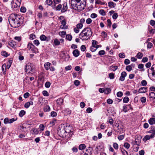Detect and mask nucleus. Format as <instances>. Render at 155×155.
<instances>
[{"mask_svg":"<svg viewBox=\"0 0 155 155\" xmlns=\"http://www.w3.org/2000/svg\"><path fill=\"white\" fill-rule=\"evenodd\" d=\"M123 93L121 91H119L117 93V96L118 97H120L123 95Z\"/></svg>","mask_w":155,"mask_h":155,"instance_id":"obj_44","label":"nucleus"},{"mask_svg":"<svg viewBox=\"0 0 155 155\" xmlns=\"http://www.w3.org/2000/svg\"><path fill=\"white\" fill-rule=\"evenodd\" d=\"M108 5L110 8H114L116 4L113 2H110L108 3Z\"/></svg>","mask_w":155,"mask_h":155,"instance_id":"obj_19","label":"nucleus"},{"mask_svg":"<svg viewBox=\"0 0 155 155\" xmlns=\"http://www.w3.org/2000/svg\"><path fill=\"white\" fill-rule=\"evenodd\" d=\"M72 8L78 12L83 10L85 8L86 4V0L82 2L81 0H71V2Z\"/></svg>","mask_w":155,"mask_h":155,"instance_id":"obj_3","label":"nucleus"},{"mask_svg":"<svg viewBox=\"0 0 155 155\" xmlns=\"http://www.w3.org/2000/svg\"><path fill=\"white\" fill-rule=\"evenodd\" d=\"M97 44V42L94 40H92V46L96 47V46Z\"/></svg>","mask_w":155,"mask_h":155,"instance_id":"obj_32","label":"nucleus"},{"mask_svg":"<svg viewBox=\"0 0 155 155\" xmlns=\"http://www.w3.org/2000/svg\"><path fill=\"white\" fill-rule=\"evenodd\" d=\"M58 131L59 135L63 137H66L67 136L68 137H69L72 135L71 127L70 126L61 125L59 126Z\"/></svg>","mask_w":155,"mask_h":155,"instance_id":"obj_2","label":"nucleus"},{"mask_svg":"<svg viewBox=\"0 0 155 155\" xmlns=\"http://www.w3.org/2000/svg\"><path fill=\"white\" fill-rule=\"evenodd\" d=\"M44 110L45 112L49 111L50 110V108L48 105H46L44 108Z\"/></svg>","mask_w":155,"mask_h":155,"instance_id":"obj_27","label":"nucleus"},{"mask_svg":"<svg viewBox=\"0 0 155 155\" xmlns=\"http://www.w3.org/2000/svg\"><path fill=\"white\" fill-rule=\"evenodd\" d=\"M6 64H3L2 67V70L4 74H5L6 73Z\"/></svg>","mask_w":155,"mask_h":155,"instance_id":"obj_17","label":"nucleus"},{"mask_svg":"<svg viewBox=\"0 0 155 155\" xmlns=\"http://www.w3.org/2000/svg\"><path fill=\"white\" fill-rule=\"evenodd\" d=\"M83 26V25L82 24L79 23L77 24L76 27L79 29H81L82 28Z\"/></svg>","mask_w":155,"mask_h":155,"instance_id":"obj_42","label":"nucleus"},{"mask_svg":"<svg viewBox=\"0 0 155 155\" xmlns=\"http://www.w3.org/2000/svg\"><path fill=\"white\" fill-rule=\"evenodd\" d=\"M86 146L84 144H81L79 146V149L80 150H82L85 149Z\"/></svg>","mask_w":155,"mask_h":155,"instance_id":"obj_20","label":"nucleus"},{"mask_svg":"<svg viewBox=\"0 0 155 155\" xmlns=\"http://www.w3.org/2000/svg\"><path fill=\"white\" fill-rule=\"evenodd\" d=\"M85 106V104L84 102H82L80 104V106L82 108H84Z\"/></svg>","mask_w":155,"mask_h":155,"instance_id":"obj_59","label":"nucleus"},{"mask_svg":"<svg viewBox=\"0 0 155 155\" xmlns=\"http://www.w3.org/2000/svg\"><path fill=\"white\" fill-rule=\"evenodd\" d=\"M126 69L127 71H130L132 70V68L130 65H128L126 67Z\"/></svg>","mask_w":155,"mask_h":155,"instance_id":"obj_43","label":"nucleus"},{"mask_svg":"<svg viewBox=\"0 0 155 155\" xmlns=\"http://www.w3.org/2000/svg\"><path fill=\"white\" fill-rule=\"evenodd\" d=\"M1 54L2 55L7 57L8 56L7 53L5 51H3L1 52Z\"/></svg>","mask_w":155,"mask_h":155,"instance_id":"obj_46","label":"nucleus"},{"mask_svg":"<svg viewBox=\"0 0 155 155\" xmlns=\"http://www.w3.org/2000/svg\"><path fill=\"white\" fill-rule=\"evenodd\" d=\"M95 1L96 4L103 5L105 4V2H103L101 0H95Z\"/></svg>","mask_w":155,"mask_h":155,"instance_id":"obj_25","label":"nucleus"},{"mask_svg":"<svg viewBox=\"0 0 155 155\" xmlns=\"http://www.w3.org/2000/svg\"><path fill=\"white\" fill-rule=\"evenodd\" d=\"M9 22L11 26L14 28L20 26L22 22V20L20 15L17 14H11L8 18Z\"/></svg>","mask_w":155,"mask_h":155,"instance_id":"obj_1","label":"nucleus"},{"mask_svg":"<svg viewBox=\"0 0 155 155\" xmlns=\"http://www.w3.org/2000/svg\"><path fill=\"white\" fill-rule=\"evenodd\" d=\"M93 148L89 147L88 149L86 150L87 152L84 153V155H91L92 153Z\"/></svg>","mask_w":155,"mask_h":155,"instance_id":"obj_9","label":"nucleus"},{"mask_svg":"<svg viewBox=\"0 0 155 155\" xmlns=\"http://www.w3.org/2000/svg\"><path fill=\"white\" fill-rule=\"evenodd\" d=\"M8 44L11 47L13 48L15 47L16 45V42L12 40L9 41L8 42Z\"/></svg>","mask_w":155,"mask_h":155,"instance_id":"obj_15","label":"nucleus"},{"mask_svg":"<svg viewBox=\"0 0 155 155\" xmlns=\"http://www.w3.org/2000/svg\"><path fill=\"white\" fill-rule=\"evenodd\" d=\"M109 77L110 79H113L114 78V74L110 73L109 74Z\"/></svg>","mask_w":155,"mask_h":155,"instance_id":"obj_54","label":"nucleus"},{"mask_svg":"<svg viewBox=\"0 0 155 155\" xmlns=\"http://www.w3.org/2000/svg\"><path fill=\"white\" fill-rule=\"evenodd\" d=\"M148 74H152L153 76L155 77V64L153 65L150 69H149L147 70Z\"/></svg>","mask_w":155,"mask_h":155,"instance_id":"obj_6","label":"nucleus"},{"mask_svg":"<svg viewBox=\"0 0 155 155\" xmlns=\"http://www.w3.org/2000/svg\"><path fill=\"white\" fill-rule=\"evenodd\" d=\"M54 43L55 45H59L60 44V42L57 39H55L54 40Z\"/></svg>","mask_w":155,"mask_h":155,"instance_id":"obj_34","label":"nucleus"},{"mask_svg":"<svg viewBox=\"0 0 155 155\" xmlns=\"http://www.w3.org/2000/svg\"><path fill=\"white\" fill-rule=\"evenodd\" d=\"M127 76V73L125 71L122 72L121 74V76L120 78V80L123 81L125 79V78Z\"/></svg>","mask_w":155,"mask_h":155,"instance_id":"obj_10","label":"nucleus"},{"mask_svg":"<svg viewBox=\"0 0 155 155\" xmlns=\"http://www.w3.org/2000/svg\"><path fill=\"white\" fill-rule=\"evenodd\" d=\"M25 114V111L24 110H21L20 111V112L19 114V115L20 117H22Z\"/></svg>","mask_w":155,"mask_h":155,"instance_id":"obj_33","label":"nucleus"},{"mask_svg":"<svg viewBox=\"0 0 155 155\" xmlns=\"http://www.w3.org/2000/svg\"><path fill=\"white\" fill-rule=\"evenodd\" d=\"M149 123L150 125H153L155 124V118L151 117L149 120Z\"/></svg>","mask_w":155,"mask_h":155,"instance_id":"obj_14","label":"nucleus"},{"mask_svg":"<svg viewBox=\"0 0 155 155\" xmlns=\"http://www.w3.org/2000/svg\"><path fill=\"white\" fill-rule=\"evenodd\" d=\"M110 68H111V69L113 71H115L117 68V66H111Z\"/></svg>","mask_w":155,"mask_h":155,"instance_id":"obj_51","label":"nucleus"},{"mask_svg":"<svg viewBox=\"0 0 155 155\" xmlns=\"http://www.w3.org/2000/svg\"><path fill=\"white\" fill-rule=\"evenodd\" d=\"M61 25L60 26V28L65 29L68 28V27L66 25V22L65 20H63L61 21Z\"/></svg>","mask_w":155,"mask_h":155,"instance_id":"obj_8","label":"nucleus"},{"mask_svg":"<svg viewBox=\"0 0 155 155\" xmlns=\"http://www.w3.org/2000/svg\"><path fill=\"white\" fill-rule=\"evenodd\" d=\"M149 96L150 98L155 99V93L153 92H150L149 94Z\"/></svg>","mask_w":155,"mask_h":155,"instance_id":"obj_26","label":"nucleus"},{"mask_svg":"<svg viewBox=\"0 0 155 155\" xmlns=\"http://www.w3.org/2000/svg\"><path fill=\"white\" fill-rule=\"evenodd\" d=\"M151 137V136L149 135H147L145 136L144 138L143 139V140L146 142V141L149 140Z\"/></svg>","mask_w":155,"mask_h":155,"instance_id":"obj_21","label":"nucleus"},{"mask_svg":"<svg viewBox=\"0 0 155 155\" xmlns=\"http://www.w3.org/2000/svg\"><path fill=\"white\" fill-rule=\"evenodd\" d=\"M86 47L84 45H82L81 47V51H84L86 50Z\"/></svg>","mask_w":155,"mask_h":155,"instance_id":"obj_58","label":"nucleus"},{"mask_svg":"<svg viewBox=\"0 0 155 155\" xmlns=\"http://www.w3.org/2000/svg\"><path fill=\"white\" fill-rule=\"evenodd\" d=\"M105 52L104 50H102L100 51L98 53V54L100 55H102L105 54Z\"/></svg>","mask_w":155,"mask_h":155,"instance_id":"obj_48","label":"nucleus"},{"mask_svg":"<svg viewBox=\"0 0 155 155\" xmlns=\"http://www.w3.org/2000/svg\"><path fill=\"white\" fill-rule=\"evenodd\" d=\"M26 8L24 7H22L21 8V12L22 13H25L26 12Z\"/></svg>","mask_w":155,"mask_h":155,"instance_id":"obj_40","label":"nucleus"},{"mask_svg":"<svg viewBox=\"0 0 155 155\" xmlns=\"http://www.w3.org/2000/svg\"><path fill=\"white\" fill-rule=\"evenodd\" d=\"M137 57L139 59H141L143 57V54L141 52H139L137 55Z\"/></svg>","mask_w":155,"mask_h":155,"instance_id":"obj_36","label":"nucleus"},{"mask_svg":"<svg viewBox=\"0 0 155 155\" xmlns=\"http://www.w3.org/2000/svg\"><path fill=\"white\" fill-rule=\"evenodd\" d=\"M111 90L109 88H106L104 90V93L106 94H108L110 93Z\"/></svg>","mask_w":155,"mask_h":155,"instance_id":"obj_30","label":"nucleus"},{"mask_svg":"<svg viewBox=\"0 0 155 155\" xmlns=\"http://www.w3.org/2000/svg\"><path fill=\"white\" fill-rule=\"evenodd\" d=\"M129 101V98L127 97H125L123 99V101L124 103H127Z\"/></svg>","mask_w":155,"mask_h":155,"instance_id":"obj_38","label":"nucleus"},{"mask_svg":"<svg viewBox=\"0 0 155 155\" xmlns=\"http://www.w3.org/2000/svg\"><path fill=\"white\" fill-rule=\"evenodd\" d=\"M62 6L61 5V4H59L56 7V10L59 11V10H61V9H62ZM54 7H53V8L54 9Z\"/></svg>","mask_w":155,"mask_h":155,"instance_id":"obj_29","label":"nucleus"},{"mask_svg":"<svg viewBox=\"0 0 155 155\" xmlns=\"http://www.w3.org/2000/svg\"><path fill=\"white\" fill-rule=\"evenodd\" d=\"M113 147L116 150H117L118 148V144L116 143H113Z\"/></svg>","mask_w":155,"mask_h":155,"instance_id":"obj_41","label":"nucleus"},{"mask_svg":"<svg viewBox=\"0 0 155 155\" xmlns=\"http://www.w3.org/2000/svg\"><path fill=\"white\" fill-rule=\"evenodd\" d=\"M28 48L33 53H36L38 51V49L31 43H28Z\"/></svg>","mask_w":155,"mask_h":155,"instance_id":"obj_5","label":"nucleus"},{"mask_svg":"<svg viewBox=\"0 0 155 155\" xmlns=\"http://www.w3.org/2000/svg\"><path fill=\"white\" fill-rule=\"evenodd\" d=\"M99 13L102 15L104 16L105 15L106 13L104 10L103 9H101L99 11Z\"/></svg>","mask_w":155,"mask_h":155,"instance_id":"obj_37","label":"nucleus"},{"mask_svg":"<svg viewBox=\"0 0 155 155\" xmlns=\"http://www.w3.org/2000/svg\"><path fill=\"white\" fill-rule=\"evenodd\" d=\"M124 137V135H121L118 137V139L119 140H122Z\"/></svg>","mask_w":155,"mask_h":155,"instance_id":"obj_57","label":"nucleus"},{"mask_svg":"<svg viewBox=\"0 0 155 155\" xmlns=\"http://www.w3.org/2000/svg\"><path fill=\"white\" fill-rule=\"evenodd\" d=\"M147 87H142L140 88L138 91V92L140 93H144L147 92Z\"/></svg>","mask_w":155,"mask_h":155,"instance_id":"obj_12","label":"nucleus"},{"mask_svg":"<svg viewBox=\"0 0 155 155\" xmlns=\"http://www.w3.org/2000/svg\"><path fill=\"white\" fill-rule=\"evenodd\" d=\"M66 32L65 31H62L59 32V35H61L62 37H64L66 35Z\"/></svg>","mask_w":155,"mask_h":155,"instance_id":"obj_61","label":"nucleus"},{"mask_svg":"<svg viewBox=\"0 0 155 155\" xmlns=\"http://www.w3.org/2000/svg\"><path fill=\"white\" fill-rule=\"evenodd\" d=\"M141 84L142 86H146L147 84V82L146 81L143 80L142 81Z\"/></svg>","mask_w":155,"mask_h":155,"instance_id":"obj_64","label":"nucleus"},{"mask_svg":"<svg viewBox=\"0 0 155 155\" xmlns=\"http://www.w3.org/2000/svg\"><path fill=\"white\" fill-rule=\"evenodd\" d=\"M63 7L61 10L62 12H64L66 11L68 9L67 4V3H64L63 5Z\"/></svg>","mask_w":155,"mask_h":155,"instance_id":"obj_11","label":"nucleus"},{"mask_svg":"<svg viewBox=\"0 0 155 155\" xmlns=\"http://www.w3.org/2000/svg\"><path fill=\"white\" fill-rule=\"evenodd\" d=\"M146 99L145 97H142L141 98V101L142 103H145L146 101Z\"/></svg>","mask_w":155,"mask_h":155,"instance_id":"obj_60","label":"nucleus"},{"mask_svg":"<svg viewBox=\"0 0 155 155\" xmlns=\"http://www.w3.org/2000/svg\"><path fill=\"white\" fill-rule=\"evenodd\" d=\"M30 106V103L29 102H28L26 103L24 105V107L26 108H28Z\"/></svg>","mask_w":155,"mask_h":155,"instance_id":"obj_55","label":"nucleus"},{"mask_svg":"<svg viewBox=\"0 0 155 155\" xmlns=\"http://www.w3.org/2000/svg\"><path fill=\"white\" fill-rule=\"evenodd\" d=\"M50 85L51 83L49 82H46L45 84V87L47 88H49L50 87Z\"/></svg>","mask_w":155,"mask_h":155,"instance_id":"obj_52","label":"nucleus"},{"mask_svg":"<svg viewBox=\"0 0 155 155\" xmlns=\"http://www.w3.org/2000/svg\"><path fill=\"white\" fill-rule=\"evenodd\" d=\"M86 22L87 24H90L92 22V20L90 18H88L86 20Z\"/></svg>","mask_w":155,"mask_h":155,"instance_id":"obj_50","label":"nucleus"},{"mask_svg":"<svg viewBox=\"0 0 155 155\" xmlns=\"http://www.w3.org/2000/svg\"><path fill=\"white\" fill-rule=\"evenodd\" d=\"M45 3L48 5L50 6L52 4L53 2L52 0H46Z\"/></svg>","mask_w":155,"mask_h":155,"instance_id":"obj_28","label":"nucleus"},{"mask_svg":"<svg viewBox=\"0 0 155 155\" xmlns=\"http://www.w3.org/2000/svg\"><path fill=\"white\" fill-rule=\"evenodd\" d=\"M40 38L41 41H45L46 40L47 37L45 35H42L40 36Z\"/></svg>","mask_w":155,"mask_h":155,"instance_id":"obj_31","label":"nucleus"},{"mask_svg":"<svg viewBox=\"0 0 155 155\" xmlns=\"http://www.w3.org/2000/svg\"><path fill=\"white\" fill-rule=\"evenodd\" d=\"M96 47L91 46L90 48V50L93 52L95 51L96 50Z\"/></svg>","mask_w":155,"mask_h":155,"instance_id":"obj_56","label":"nucleus"},{"mask_svg":"<svg viewBox=\"0 0 155 155\" xmlns=\"http://www.w3.org/2000/svg\"><path fill=\"white\" fill-rule=\"evenodd\" d=\"M63 99L61 98L58 99L56 101L57 103L59 105L62 104L63 103Z\"/></svg>","mask_w":155,"mask_h":155,"instance_id":"obj_18","label":"nucleus"},{"mask_svg":"<svg viewBox=\"0 0 155 155\" xmlns=\"http://www.w3.org/2000/svg\"><path fill=\"white\" fill-rule=\"evenodd\" d=\"M12 2L15 3L18 5L20 6L21 2V0H13Z\"/></svg>","mask_w":155,"mask_h":155,"instance_id":"obj_23","label":"nucleus"},{"mask_svg":"<svg viewBox=\"0 0 155 155\" xmlns=\"http://www.w3.org/2000/svg\"><path fill=\"white\" fill-rule=\"evenodd\" d=\"M19 7V6L13 2H12V7L13 8H18Z\"/></svg>","mask_w":155,"mask_h":155,"instance_id":"obj_24","label":"nucleus"},{"mask_svg":"<svg viewBox=\"0 0 155 155\" xmlns=\"http://www.w3.org/2000/svg\"><path fill=\"white\" fill-rule=\"evenodd\" d=\"M51 64L48 62H47L45 63L44 64V67L45 69L47 70H48L49 69Z\"/></svg>","mask_w":155,"mask_h":155,"instance_id":"obj_16","label":"nucleus"},{"mask_svg":"<svg viewBox=\"0 0 155 155\" xmlns=\"http://www.w3.org/2000/svg\"><path fill=\"white\" fill-rule=\"evenodd\" d=\"M53 1L54 5H55L56 4L60 3L61 2V0H53Z\"/></svg>","mask_w":155,"mask_h":155,"instance_id":"obj_47","label":"nucleus"},{"mask_svg":"<svg viewBox=\"0 0 155 155\" xmlns=\"http://www.w3.org/2000/svg\"><path fill=\"white\" fill-rule=\"evenodd\" d=\"M32 70V67L30 65V64L28 63L27 64L25 68V72L28 73H29Z\"/></svg>","mask_w":155,"mask_h":155,"instance_id":"obj_7","label":"nucleus"},{"mask_svg":"<svg viewBox=\"0 0 155 155\" xmlns=\"http://www.w3.org/2000/svg\"><path fill=\"white\" fill-rule=\"evenodd\" d=\"M51 116L53 117H54L57 115L56 113L54 111L51 112Z\"/></svg>","mask_w":155,"mask_h":155,"instance_id":"obj_53","label":"nucleus"},{"mask_svg":"<svg viewBox=\"0 0 155 155\" xmlns=\"http://www.w3.org/2000/svg\"><path fill=\"white\" fill-rule=\"evenodd\" d=\"M66 38L69 41H71L72 39V36L71 35H66Z\"/></svg>","mask_w":155,"mask_h":155,"instance_id":"obj_45","label":"nucleus"},{"mask_svg":"<svg viewBox=\"0 0 155 155\" xmlns=\"http://www.w3.org/2000/svg\"><path fill=\"white\" fill-rule=\"evenodd\" d=\"M31 131H32V133L35 134H37L38 133V131L37 129L36 128H34L33 129L31 130Z\"/></svg>","mask_w":155,"mask_h":155,"instance_id":"obj_22","label":"nucleus"},{"mask_svg":"<svg viewBox=\"0 0 155 155\" xmlns=\"http://www.w3.org/2000/svg\"><path fill=\"white\" fill-rule=\"evenodd\" d=\"M118 17V15L117 13H115L113 14L112 17L114 19H116Z\"/></svg>","mask_w":155,"mask_h":155,"instance_id":"obj_63","label":"nucleus"},{"mask_svg":"<svg viewBox=\"0 0 155 155\" xmlns=\"http://www.w3.org/2000/svg\"><path fill=\"white\" fill-rule=\"evenodd\" d=\"M39 127L41 131H43L45 129V126L43 124H41L39 125Z\"/></svg>","mask_w":155,"mask_h":155,"instance_id":"obj_39","label":"nucleus"},{"mask_svg":"<svg viewBox=\"0 0 155 155\" xmlns=\"http://www.w3.org/2000/svg\"><path fill=\"white\" fill-rule=\"evenodd\" d=\"M124 147L128 149L130 147V145L128 143H125L124 144Z\"/></svg>","mask_w":155,"mask_h":155,"instance_id":"obj_35","label":"nucleus"},{"mask_svg":"<svg viewBox=\"0 0 155 155\" xmlns=\"http://www.w3.org/2000/svg\"><path fill=\"white\" fill-rule=\"evenodd\" d=\"M92 34V30L90 28H84L79 35V38L83 41H86L90 39Z\"/></svg>","mask_w":155,"mask_h":155,"instance_id":"obj_4","label":"nucleus"},{"mask_svg":"<svg viewBox=\"0 0 155 155\" xmlns=\"http://www.w3.org/2000/svg\"><path fill=\"white\" fill-rule=\"evenodd\" d=\"M33 43L34 44L37 46L38 45L40 44L39 41L38 40H35L33 41Z\"/></svg>","mask_w":155,"mask_h":155,"instance_id":"obj_49","label":"nucleus"},{"mask_svg":"<svg viewBox=\"0 0 155 155\" xmlns=\"http://www.w3.org/2000/svg\"><path fill=\"white\" fill-rule=\"evenodd\" d=\"M73 54L75 57H77L79 56L80 52L78 50L75 49L73 51Z\"/></svg>","mask_w":155,"mask_h":155,"instance_id":"obj_13","label":"nucleus"},{"mask_svg":"<svg viewBox=\"0 0 155 155\" xmlns=\"http://www.w3.org/2000/svg\"><path fill=\"white\" fill-rule=\"evenodd\" d=\"M97 17V15L95 13H92L91 15V17L92 18H95Z\"/></svg>","mask_w":155,"mask_h":155,"instance_id":"obj_62","label":"nucleus"}]
</instances>
